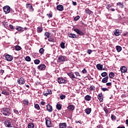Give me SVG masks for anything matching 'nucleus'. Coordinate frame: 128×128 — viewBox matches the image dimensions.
<instances>
[{
  "mask_svg": "<svg viewBox=\"0 0 128 128\" xmlns=\"http://www.w3.org/2000/svg\"><path fill=\"white\" fill-rule=\"evenodd\" d=\"M2 112L4 116H8L10 114V110L8 108H4L2 110Z\"/></svg>",
  "mask_w": 128,
  "mask_h": 128,
  "instance_id": "1",
  "label": "nucleus"
},
{
  "mask_svg": "<svg viewBox=\"0 0 128 128\" xmlns=\"http://www.w3.org/2000/svg\"><path fill=\"white\" fill-rule=\"evenodd\" d=\"M66 58L63 56H60L58 57V62H66Z\"/></svg>",
  "mask_w": 128,
  "mask_h": 128,
  "instance_id": "2",
  "label": "nucleus"
},
{
  "mask_svg": "<svg viewBox=\"0 0 128 128\" xmlns=\"http://www.w3.org/2000/svg\"><path fill=\"white\" fill-rule=\"evenodd\" d=\"M12 119H10L9 120H6L5 121V126L7 128H12Z\"/></svg>",
  "mask_w": 128,
  "mask_h": 128,
  "instance_id": "3",
  "label": "nucleus"
},
{
  "mask_svg": "<svg viewBox=\"0 0 128 128\" xmlns=\"http://www.w3.org/2000/svg\"><path fill=\"white\" fill-rule=\"evenodd\" d=\"M3 10L6 14H8L10 12V7L8 6H4Z\"/></svg>",
  "mask_w": 128,
  "mask_h": 128,
  "instance_id": "4",
  "label": "nucleus"
},
{
  "mask_svg": "<svg viewBox=\"0 0 128 128\" xmlns=\"http://www.w3.org/2000/svg\"><path fill=\"white\" fill-rule=\"evenodd\" d=\"M5 58L6 60H7L8 62H12V56L7 54L5 56Z\"/></svg>",
  "mask_w": 128,
  "mask_h": 128,
  "instance_id": "5",
  "label": "nucleus"
},
{
  "mask_svg": "<svg viewBox=\"0 0 128 128\" xmlns=\"http://www.w3.org/2000/svg\"><path fill=\"white\" fill-rule=\"evenodd\" d=\"M24 79L23 78H20L18 80V84H24Z\"/></svg>",
  "mask_w": 128,
  "mask_h": 128,
  "instance_id": "6",
  "label": "nucleus"
},
{
  "mask_svg": "<svg viewBox=\"0 0 128 128\" xmlns=\"http://www.w3.org/2000/svg\"><path fill=\"white\" fill-rule=\"evenodd\" d=\"M52 94V90L50 89L47 90L46 91H44L43 92V94L44 96H48V94Z\"/></svg>",
  "mask_w": 128,
  "mask_h": 128,
  "instance_id": "7",
  "label": "nucleus"
},
{
  "mask_svg": "<svg viewBox=\"0 0 128 128\" xmlns=\"http://www.w3.org/2000/svg\"><path fill=\"white\" fill-rule=\"evenodd\" d=\"M114 35L116 36H120L122 34V31L120 30H116L114 32Z\"/></svg>",
  "mask_w": 128,
  "mask_h": 128,
  "instance_id": "8",
  "label": "nucleus"
},
{
  "mask_svg": "<svg viewBox=\"0 0 128 128\" xmlns=\"http://www.w3.org/2000/svg\"><path fill=\"white\" fill-rule=\"evenodd\" d=\"M58 84H66V80L63 78H58Z\"/></svg>",
  "mask_w": 128,
  "mask_h": 128,
  "instance_id": "9",
  "label": "nucleus"
},
{
  "mask_svg": "<svg viewBox=\"0 0 128 128\" xmlns=\"http://www.w3.org/2000/svg\"><path fill=\"white\" fill-rule=\"evenodd\" d=\"M38 68L40 70H46V65H44V64L40 65L39 66H38Z\"/></svg>",
  "mask_w": 128,
  "mask_h": 128,
  "instance_id": "10",
  "label": "nucleus"
},
{
  "mask_svg": "<svg viewBox=\"0 0 128 128\" xmlns=\"http://www.w3.org/2000/svg\"><path fill=\"white\" fill-rule=\"evenodd\" d=\"M74 32H76L78 34H80V36H82L84 34V32H82L78 28H74Z\"/></svg>",
  "mask_w": 128,
  "mask_h": 128,
  "instance_id": "11",
  "label": "nucleus"
},
{
  "mask_svg": "<svg viewBox=\"0 0 128 128\" xmlns=\"http://www.w3.org/2000/svg\"><path fill=\"white\" fill-rule=\"evenodd\" d=\"M46 126L48 128H50L52 126V122L50 120H46Z\"/></svg>",
  "mask_w": 128,
  "mask_h": 128,
  "instance_id": "12",
  "label": "nucleus"
},
{
  "mask_svg": "<svg viewBox=\"0 0 128 128\" xmlns=\"http://www.w3.org/2000/svg\"><path fill=\"white\" fill-rule=\"evenodd\" d=\"M47 110L49 112H52V106L50 104H48L46 106Z\"/></svg>",
  "mask_w": 128,
  "mask_h": 128,
  "instance_id": "13",
  "label": "nucleus"
},
{
  "mask_svg": "<svg viewBox=\"0 0 128 128\" xmlns=\"http://www.w3.org/2000/svg\"><path fill=\"white\" fill-rule=\"evenodd\" d=\"M59 128H67L66 123V122L60 123L59 124Z\"/></svg>",
  "mask_w": 128,
  "mask_h": 128,
  "instance_id": "14",
  "label": "nucleus"
},
{
  "mask_svg": "<svg viewBox=\"0 0 128 128\" xmlns=\"http://www.w3.org/2000/svg\"><path fill=\"white\" fill-rule=\"evenodd\" d=\"M56 8L58 10H59L60 12H62V10H64V6H62V5H58L56 6Z\"/></svg>",
  "mask_w": 128,
  "mask_h": 128,
  "instance_id": "15",
  "label": "nucleus"
},
{
  "mask_svg": "<svg viewBox=\"0 0 128 128\" xmlns=\"http://www.w3.org/2000/svg\"><path fill=\"white\" fill-rule=\"evenodd\" d=\"M116 6H119L120 8H124L123 2H118L116 4Z\"/></svg>",
  "mask_w": 128,
  "mask_h": 128,
  "instance_id": "16",
  "label": "nucleus"
},
{
  "mask_svg": "<svg viewBox=\"0 0 128 128\" xmlns=\"http://www.w3.org/2000/svg\"><path fill=\"white\" fill-rule=\"evenodd\" d=\"M98 100H99L100 102H102L104 100V98L102 96V94H98Z\"/></svg>",
  "mask_w": 128,
  "mask_h": 128,
  "instance_id": "17",
  "label": "nucleus"
},
{
  "mask_svg": "<svg viewBox=\"0 0 128 128\" xmlns=\"http://www.w3.org/2000/svg\"><path fill=\"white\" fill-rule=\"evenodd\" d=\"M26 8H28L31 12H34V8H32V6L30 4H26Z\"/></svg>",
  "mask_w": 128,
  "mask_h": 128,
  "instance_id": "18",
  "label": "nucleus"
},
{
  "mask_svg": "<svg viewBox=\"0 0 128 128\" xmlns=\"http://www.w3.org/2000/svg\"><path fill=\"white\" fill-rule=\"evenodd\" d=\"M121 72H126L128 68L124 66H122L120 68Z\"/></svg>",
  "mask_w": 128,
  "mask_h": 128,
  "instance_id": "19",
  "label": "nucleus"
},
{
  "mask_svg": "<svg viewBox=\"0 0 128 128\" xmlns=\"http://www.w3.org/2000/svg\"><path fill=\"white\" fill-rule=\"evenodd\" d=\"M102 64H98L96 65V68H98V70H102Z\"/></svg>",
  "mask_w": 128,
  "mask_h": 128,
  "instance_id": "20",
  "label": "nucleus"
},
{
  "mask_svg": "<svg viewBox=\"0 0 128 128\" xmlns=\"http://www.w3.org/2000/svg\"><path fill=\"white\" fill-rule=\"evenodd\" d=\"M85 12L86 14H88L89 15L92 14H94V12L88 8H86Z\"/></svg>",
  "mask_w": 128,
  "mask_h": 128,
  "instance_id": "21",
  "label": "nucleus"
},
{
  "mask_svg": "<svg viewBox=\"0 0 128 128\" xmlns=\"http://www.w3.org/2000/svg\"><path fill=\"white\" fill-rule=\"evenodd\" d=\"M116 48L118 52H122V46H116Z\"/></svg>",
  "mask_w": 128,
  "mask_h": 128,
  "instance_id": "22",
  "label": "nucleus"
},
{
  "mask_svg": "<svg viewBox=\"0 0 128 128\" xmlns=\"http://www.w3.org/2000/svg\"><path fill=\"white\" fill-rule=\"evenodd\" d=\"M68 75L70 78H76V76H74V74L72 72H70L68 74Z\"/></svg>",
  "mask_w": 128,
  "mask_h": 128,
  "instance_id": "23",
  "label": "nucleus"
},
{
  "mask_svg": "<svg viewBox=\"0 0 128 128\" xmlns=\"http://www.w3.org/2000/svg\"><path fill=\"white\" fill-rule=\"evenodd\" d=\"M68 108L70 110H74V106L72 104L69 105L68 107Z\"/></svg>",
  "mask_w": 128,
  "mask_h": 128,
  "instance_id": "24",
  "label": "nucleus"
},
{
  "mask_svg": "<svg viewBox=\"0 0 128 128\" xmlns=\"http://www.w3.org/2000/svg\"><path fill=\"white\" fill-rule=\"evenodd\" d=\"M68 36H69V38H76V34H68Z\"/></svg>",
  "mask_w": 128,
  "mask_h": 128,
  "instance_id": "25",
  "label": "nucleus"
},
{
  "mask_svg": "<svg viewBox=\"0 0 128 128\" xmlns=\"http://www.w3.org/2000/svg\"><path fill=\"white\" fill-rule=\"evenodd\" d=\"M84 99L86 100H88V102L90 100H92V96L89 95H87L85 96Z\"/></svg>",
  "mask_w": 128,
  "mask_h": 128,
  "instance_id": "26",
  "label": "nucleus"
},
{
  "mask_svg": "<svg viewBox=\"0 0 128 128\" xmlns=\"http://www.w3.org/2000/svg\"><path fill=\"white\" fill-rule=\"evenodd\" d=\"M92 112V108H88L86 109V112L87 114H90Z\"/></svg>",
  "mask_w": 128,
  "mask_h": 128,
  "instance_id": "27",
  "label": "nucleus"
},
{
  "mask_svg": "<svg viewBox=\"0 0 128 128\" xmlns=\"http://www.w3.org/2000/svg\"><path fill=\"white\" fill-rule=\"evenodd\" d=\"M108 76H106L102 80V82H108Z\"/></svg>",
  "mask_w": 128,
  "mask_h": 128,
  "instance_id": "28",
  "label": "nucleus"
},
{
  "mask_svg": "<svg viewBox=\"0 0 128 128\" xmlns=\"http://www.w3.org/2000/svg\"><path fill=\"white\" fill-rule=\"evenodd\" d=\"M23 104L25 106L28 105V100H24L22 101Z\"/></svg>",
  "mask_w": 128,
  "mask_h": 128,
  "instance_id": "29",
  "label": "nucleus"
},
{
  "mask_svg": "<svg viewBox=\"0 0 128 128\" xmlns=\"http://www.w3.org/2000/svg\"><path fill=\"white\" fill-rule=\"evenodd\" d=\"M34 128V123H30L28 124V128Z\"/></svg>",
  "mask_w": 128,
  "mask_h": 128,
  "instance_id": "30",
  "label": "nucleus"
},
{
  "mask_svg": "<svg viewBox=\"0 0 128 128\" xmlns=\"http://www.w3.org/2000/svg\"><path fill=\"white\" fill-rule=\"evenodd\" d=\"M2 94H4L5 96H8V94H10V93H8V92L4 90L2 91Z\"/></svg>",
  "mask_w": 128,
  "mask_h": 128,
  "instance_id": "31",
  "label": "nucleus"
},
{
  "mask_svg": "<svg viewBox=\"0 0 128 128\" xmlns=\"http://www.w3.org/2000/svg\"><path fill=\"white\" fill-rule=\"evenodd\" d=\"M38 32L40 33L42 32V28L40 27H38L37 30Z\"/></svg>",
  "mask_w": 128,
  "mask_h": 128,
  "instance_id": "32",
  "label": "nucleus"
},
{
  "mask_svg": "<svg viewBox=\"0 0 128 128\" xmlns=\"http://www.w3.org/2000/svg\"><path fill=\"white\" fill-rule=\"evenodd\" d=\"M56 106L57 110H62V105L60 104H57Z\"/></svg>",
  "mask_w": 128,
  "mask_h": 128,
  "instance_id": "33",
  "label": "nucleus"
},
{
  "mask_svg": "<svg viewBox=\"0 0 128 128\" xmlns=\"http://www.w3.org/2000/svg\"><path fill=\"white\" fill-rule=\"evenodd\" d=\"M44 36H46V38H50V34L48 32H46L44 34Z\"/></svg>",
  "mask_w": 128,
  "mask_h": 128,
  "instance_id": "34",
  "label": "nucleus"
},
{
  "mask_svg": "<svg viewBox=\"0 0 128 128\" xmlns=\"http://www.w3.org/2000/svg\"><path fill=\"white\" fill-rule=\"evenodd\" d=\"M44 50L43 48H41L39 50L40 54H44Z\"/></svg>",
  "mask_w": 128,
  "mask_h": 128,
  "instance_id": "35",
  "label": "nucleus"
},
{
  "mask_svg": "<svg viewBox=\"0 0 128 128\" xmlns=\"http://www.w3.org/2000/svg\"><path fill=\"white\" fill-rule=\"evenodd\" d=\"M60 47L62 48H65L66 46H64V42H61Z\"/></svg>",
  "mask_w": 128,
  "mask_h": 128,
  "instance_id": "36",
  "label": "nucleus"
},
{
  "mask_svg": "<svg viewBox=\"0 0 128 128\" xmlns=\"http://www.w3.org/2000/svg\"><path fill=\"white\" fill-rule=\"evenodd\" d=\"M107 74H108V73H106V72H104L102 73L101 76L103 78H104V76H106Z\"/></svg>",
  "mask_w": 128,
  "mask_h": 128,
  "instance_id": "37",
  "label": "nucleus"
},
{
  "mask_svg": "<svg viewBox=\"0 0 128 128\" xmlns=\"http://www.w3.org/2000/svg\"><path fill=\"white\" fill-rule=\"evenodd\" d=\"M25 60L26 62H30V57L27 56L25 58Z\"/></svg>",
  "mask_w": 128,
  "mask_h": 128,
  "instance_id": "38",
  "label": "nucleus"
},
{
  "mask_svg": "<svg viewBox=\"0 0 128 128\" xmlns=\"http://www.w3.org/2000/svg\"><path fill=\"white\" fill-rule=\"evenodd\" d=\"M16 50H22V48L20 46H16Z\"/></svg>",
  "mask_w": 128,
  "mask_h": 128,
  "instance_id": "39",
  "label": "nucleus"
},
{
  "mask_svg": "<svg viewBox=\"0 0 128 128\" xmlns=\"http://www.w3.org/2000/svg\"><path fill=\"white\" fill-rule=\"evenodd\" d=\"M34 62L35 64H40V61L38 60H34Z\"/></svg>",
  "mask_w": 128,
  "mask_h": 128,
  "instance_id": "40",
  "label": "nucleus"
},
{
  "mask_svg": "<svg viewBox=\"0 0 128 128\" xmlns=\"http://www.w3.org/2000/svg\"><path fill=\"white\" fill-rule=\"evenodd\" d=\"M34 108H36V110H40V105H38V104H36L34 106Z\"/></svg>",
  "mask_w": 128,
  "mask_h": 128,
  "instance_id": "41",
  "label": "nucleus"
},
{
  "mask_svg": "<svg viewBox=\"0 0 128 128\" xmlns=\"http://www.w3.org/2000/svg\"><path fill=\"white\" fill-rule=\"evenodd\" d=\"M46 16H48V18H52V13L46 14Z\"/></svg>",
  "mask_w": 128,
  "mask_h": 128,
  "instance_id": "42",
  "label": "nucleus"
},
{
  "mask_svg": "<svg viewBox=\"0 0 128 128\" xmlns=\"http://www.w3.org/2000/svg\"><path fill=\"white\" fill-rule=\"evenodd\" d=\"M107 8L108 10H112V6L110 5H108V6H107Z\"/></svg>",
  "mask_w": 128,
  "mask_h": 128,
  "instance_id": "43",
  "label": "nucleus"
},
{
  "mask_svg": "<svg viewBox=\"0 0 128 128\" xmlns=\"http://www.w3.org/2000/svg\"><path fill=\"white\" fill-rule=\"evenodd\" d=\"M60 100H64L66 98V95H62L60 96Z\"/></svg>",
  "mask_w": 128,
  "mask_h": 128,
  "instance_id": "44",
  "label": "nucleus"
},
{
  "mask_svg": "<svg viewBox=\"0 0 128 128\" xmlns=\"http://www.w3.org/2000/svg\"><path fill=\"white\" fill-rule=\"evenodd\" d=\"M48 41L51 42H54V40L53 38H50L48 39Z\"/></svg>",
  "mask_w": 128,
  "mask_h": 128,
  "instance_id": "45",
  "label": "nucleus"
},
{
  "mask_svg": "<svg viewBox=\"0 0 128 128\" xmlns=\"http://www.w3.org/2000/svg\"><path fill=\"white\" fill-rule=\"evenodd\" d=\"M94 88H96L94 86H92L90 88V90H94Z\"/></svg>",
  "mask_w": 128,
  "mask_h": 128,
  "instance_id": "46",
  "label": "nucleus"
},
{
  "mask_svg": "<svg viewBox=\"0 0 128 128\" xmlns=\"http://www.w3.org/2000/svg\"><path fill=\"white\" fill-rule=\"evenodd\" d=\"M80 16H78L74 18V20H80Z\"/></svg>",
  "mask_w": 128,
  "mask_h": 128,
  "instance_id": "47",
  "label": "nucleus"
},
{
  "mask_svg": "<svg viewBox=\"0 0 128 128\" xmlns=\"http://www.w3.org/2000/svg\"><path fill=\"white\" fill-rule=\"evenodd\" d=\"M82 72L83 74H86L87 72L86 68H84L82 71Z\"/></svg>",
  "mask_w": 128,
  "mask_h": 128,
  "instance_id": "48",
  "label": "nucleus"
},
{
  "mask_svg": "<svg viewBox=\"0 0 128 128\" xmlns=\"http://www.w3.org/2000/svg\"><path fill=\"white\" fill-rule=\"evenodd\" d=\"M16 30H18V32H20V30H22V28L18 26L16 28Z\"/></svg>",
  "mask_w": 128,
  "mask_h": 128,
  "instance_id": "49",
  "label": "nucleus"
},
{
  "mask_svg": "<svg viewBox=\"0 0 128 128\" xmlns=\"http://www.w3.org/2000/svg\"><path fill=\"white\" fill-rule=\"evenodd\" d=\"M109 78H112V72H111L109 74Z\"/></svg>",
  "mask_w": 128,
  "mask_h": 128,
  "instance_id": "50",
  "label": "nucleus"
},
{
  "mask_svg": "<svg viewBox=\"0 0 128 128\" xmlns=\"http://www.w3.org/2000/svg\"><path fill=\"white\" fill-rule=\"evenodd\" d=\"M4 72V70H0V75L2 76V74Z\"/></svg>",
  "mask_w": 128,
  "mask_h": 128,
  "instance_id": "51",
  "label": "nucleus"
},
{
  "mask_svg": "<svg viewBox=\"0 0 128 128\" xmlns=\"http://www.w3.org/2000/svg\"><path fill=\"white\" fill-rule=\"evenodd\" d=\"M75 74L76 76H80V73H78V72H75Z\"/></svg>",
  "mask_w": 128,
  "mask_h": 128,
  "instance_id": "52",
  "label": "nucleus"
},
{
  "mask_svg": "<svg viewBox=\"0 0 128 128\" xmlns=\"http://www.w3.org/2000/svg\"><path fill=\"white\" fill-rule=\"evenodd\" d=\"M92 51L90 50H88V52H87V54H92Z\"/></svg>",
  "mask_w": 128,
  "mask_h": 128,
  "instance_id": "53",
  "label": "nucleus"
},
{
  "mask_svg": "<svg viewBox=\"0 0 128 128\" xmlns=\"http://www.w3.org/2000/svg\"><path fill=\"white\" fill-rule=\"evenodd\" d=\"M102 90H103V92H106V90H108V88H102Z\"/></svg>",
  "mask_w": 128,
  "mask_h": 128,
  "instance_id": "54",
  "label": "nucleus"
},
{
  "mask_svg": "<svg viewBox=\"0 0 128 128\" xmlns=\"http://www.w3.org/2000/svg\"><path fill=\"white\" fill-rule=\"evenodd\" d=\"M104 110L106 114H108V110L106 108H104Z\"/></svg>",
  "mask_w": 128,
  "mask_h": 128,
  "instance_id": "55",
  "label": "nucleus"
},
{
  "mask_svg": "<svg viewBox=\"0 0 128 128\" xmlns=\"http://www.w3.org/2000/svg\"><path fill=\"white\" fill-rule=\"evenodd\" d=\"M40 104L42 105V106H44V104H46V102H40Z\"/></svg>",
  "mask_w": 128,
  "mask_h": 128,
  "instance_id": "56",
  "label": "nucleus"
},
{
  "mask_svg": "<svg viewBox=\"0 0 128 128\" xmlns=\"http://www.w3.org/2000/svg\"><path fill=\"white\" fill-rule=\"evenodd\" d=\"M14 112L15 114H18V111L16 110H14Z\"/></svg>",
  "mask_w": 128,
  "mask_h": 128,
  "instance_id": "57",
  "label": "nucleus"
},
{
  "mask_svg": "<svg viewBox=\"0 0 128 128\" xmlns=\"http://www.w3.org/2000/svg\"><path fill=\"white\" fill-rule=\"evenodd\" d=\"M10 28L11 30H14V26L12 25H10Z\"/></svg>",
  "mask_w": 128,
  "mask_h": 128,
  "instance_id": "58",
  "label": "nucleus"
},
{
  "mask_svg": "<svg viewBox=\"0 0 128 128\" xmlns=\"http://www.w3.org/2000/svg\"><path fill=\"white\" fill-rule=\"evenodd\" d=\"M106 86H112V83L111 82L106 83Z\"/></svg>",
  "mask_w": 128,
  "mask_h": 128,
  "instance_id": "59",
  "label": "nucleus"
},
{
  "mask_svg": "<svg viewBox=\"0 0 128 128\" xmlns=\"http://www.w3.org/2000/svg\"><path fill=\"white\" fill-rule=\"evenodd\" d=\"M72 4H73V6H76V2H72Z\"/></svg>",
  "mask_w": 128,
  "mask_h": 128,
  "instance_id": "60",
  "label": "nucleus"
},
{
  "mask_svg": "<svg viewBox=\"0 0 128 128\" xmlns=\"http://www.w3.org/2000/svg\"><path fill=\"white\" fill-rule=\"evenodd\" d=\"M124 36H128V32L124 33L123 34Z\"/></svg>",
  "mask_w": 128,
  "mask_h": 128,
  "instance_id": "61",
  "label": "nucleus"
},
{
  "mask_svg": "<svg viewBox=\"0 0 128 128\" xmlns=\"http://www.w3.org/2000/svg\"><path fill=\"white\" fill-rule=\"evenodd\" d=\"M116 117L114 116H112V120H116Z\"/></svg>",
  "mask_w": 128,
  "mask_h": 128,
  "instance_id": "62",
  "label": "nucleus"
},
{
  "mask_svg": "<svg viewBox=\"0 0 128 128\" xmlns=\"http://www.w3.org/2000/svg\"><path fill=\"white\" fill-rule=\"evenodd\" d=\"M76 124H78V122L79 123V124H82V122H80V121H76Z\"/></svg>",
  "mask_w": 128,
  "mask_h": 128,
  "instance_id": "63",
  "label": "nucleus"
},
{
  "mask_svg": "<svg viewBox=\"0 0 128 128\" xmlns=\"http://www.w3.org/2000/svg\"><path fill=\"white\" fill-rule=\"evenodd\" d=\"M126 124H128V119L126 120Z\"/></svg>",
  "mask_w": 128,
  "mask_h": 128,
  "instance_id": "64",
  "label": "nucleus"
}]
</instances>
